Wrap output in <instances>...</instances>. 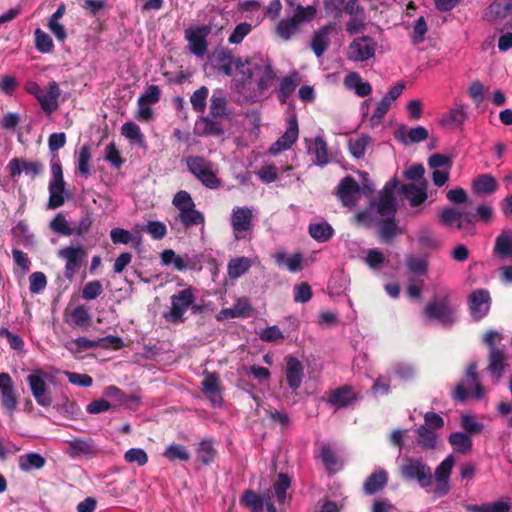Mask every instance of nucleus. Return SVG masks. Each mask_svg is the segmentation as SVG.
<instances>
[{"label": "nucleus", "mask_w": 512, "mask_h": 512, "mask_svg": "<svg viewBox=\"0 0 512 512\" xmlns=\"http://www.w3.org/2000/svg\"><path fill=\"white\" fill-rule=\"evenodd\" d=\"M297 83L294 76L284 77L281 80L278 97L282 103H285L290 95L296 89Z\"/></svg>", "instance_id": "338daca9"}, {"label": "nucleus", "mask_w": 512, "mask_h": 512, "mask_svg": "<svg viewBox=\"0 0 512 512\" xmlns=\"http://www.w3.org/2000/svg\"><path fill=\"white\" fill-rule=\"evenodd\" d=\"M308 152L315 156V163L324 166L329 162L327 143L323 137L317 136L307 146Z\"/></svg>", "instance_id": "c9c22d12"}, {"label": "nucleus", "mask_w": 512, "mask_h": 512, "mask_svg": "<svg viewBox=\"0 0 512 512\" xmlns=\"http://www.w3.org/2000/svg\"><path fill=\"white\" fill-rule=\"evenodd\" d=\"M58 256L65 260L64 276L72 280L82 266L86 257V250L83 246H68L58 251Z\"/></svg>", "instance_id": "ddd939ff"}, {"label": "nucleus", "mask_w": 512, "mask_h": 512, "mask_svg": "<svg viewBox=\"0 0 512 512\" xmlns=\"http://www.w3.org/2000/svg\"><path fill=\"white\" fill-rule=\"evenodd\" d=\"M425 314L443 325H451L457 318L456 308L447 299L429 303L425 309Z\"/></svg>", "instance_id": "2eb2a0df"}, {"label": "nucleus", "mask_w": 512, "mask_h": 512, "mask_svg": "<svg viewBox=\"0 0 512 512\" xmlns=\"http://www.w3.org/2000/svg\"><path fill=\"white\" fill-rule=\"evenodd\" d=\"M48 379L49 375L41 369L34 370L26 378L35 401L42 407H49L53 402L51 393L47 386Z\"/></svg>", "instance_id": "f8f14e48"}, {"label": "nucleus", "mask_w": 512, "mask_h": 512, "mask_svg": "<svg viewBox=\"0 0 512 512\" xmlns=\"http://www.w3.org/2000/svg\"><path fill=\"white\" fill-rule=\"evenodd\" d=\"M332 30V25H326L315 33L311 46L317 57H321L329 47Z\"/></svg>", "instance_id": "e433bc0d"}, {"label": "nucleus", "mask_w": 512, "mask_h": 512, "mask_svg": "<svg viewBox=\"0 0 512 512\" xmlns=\"http://www.w3.org/2000/svg\"><path fill=\"white\" fill-rule=\"evenodd\" d=\"M346 89L353 91L359 97L368 96L372 92L371 85L364 81L358 72H349L343 80Z\"/></svg>", "instance_id": "c756f323"}, {"label": "nucleus", "mask_w": 512, "mask_h": 512, "mask_svg": "<svg viewBox=\"0 0 512 512\" xmlns=\"http://www.w3.org/2000/svg\"><path fill=\"white\" fill-rule=\"evenodd\" d=\"M497 188V180L489 174L480 175L473 181V190L478 194H492Z\"/></svg>", "instance_id": "c03bdc74"}, {"label": "nucleus", "mask_w": 512, "mask_h": 512, "mask_svg": "<svg viewBox=\"0 0 512 512\" xmlns=\"http://www.w3.org/2000/svg\"><path fill=\"white\" fill-rule=\"evenodd\" d=\"M388 482V474L384 469L375 470L365 481L364 491L368 495H372L382 490Z\"/></svg>", "instance_id": "473e14b6"}, {"label": "nucleus", "mask_w": 512, "mask_h": 512, "mask_svg": "<svg viewBox=\"0 0 512 512\" xmlns=\"http://www.w3.org/2000/svg\"><path fill=\"white\" fill-rule=\"evenodd\" d=\"M290 487V478L286 474H279L277 481L274 484V494L277 502L282 504L286 500V492Z\"/></svg>", "instance_id": "e2e57ef3"}, {"label": "nucleus", "mask_w": 512, "mask_h": 512, "mask_svg": "<svg viewBox=\"0 0 512 512\" xmlns=\"http://www.w3.org/2000/svg\"><path fill=\"white\" fill-rule=\"evenodd\" d=\"M406 265L409 271L414 275H425L428 268L427 260L423 257L408 256Z\"/></svg>", "instance_id": "0e129e2a"}, {"label": "nucleus", "mask_w": 512, "mask_h": 512, "mask_svg": "<svg viewBox=\"0 0 512 512\" xmlns=\"http://www.w3.org/2000/svg\"><path fill=\"white\" fill-rule=\"evenodd\" d=\"M400 473L405 480L416 481L423 488H427L431 485V469L420 459L411 457L405 458L400 468Z\"/></svg>", "instance_id": "9d476101"}, {"label": "nucleus", "mask_w": 512, "mask_h": 512, "mask_svg": "<svg viewBox=\"0 0 512 512\" xmlns=\"http://www.w3.org/2000/svg\"><path fill=\"white\" fill-rule=\"evenodd\" d=\"M512 13L511 0H494L484 11V18L494 21Z\"/></svg>", "instance_id": "72a5a7b5"}, {"label": "nucleus", "mask_w": 512, "mask_h": 512, "mask_svg": "<svg viewBox=\"0 0 512 512\" xmlns=\"http://www.w3.org/2000/svg\"><path fill=\"white\" fill-rule=\"evenodd\" d=\"M437 432L427 428V426H421L418 429V444L423 448H434L437 443Z\"/></svg>", "instance_id": "13d9d810"}, {"label": "nucleus", "mask_w": 512, "mask_h": 512, "mask_svg": "<svg viewBox=\"0 0 512 512\" xmlns=\"http://www.w3.org/2000/svg\"><path fill=\"white\" fill-rule=\"evenodd\" d=\"M309 234L318 242H326L333 236L334 230L327 222H321L310 224Z\"/></svg>", "instance_id": "a18cd8bd"}, {"label": "nucleus", "mask_w": 512, "mask_h": 512, "mask_svg": "<svg viewBox=\"0 0 512 512\" xmlns=\"http://www.w3.org/2000/svg\"><path fill=\"white\" fill-rule=\"evenodd\" d=\"M253 209L249 207H235L231 214V226L235 237L241 239V235L253 227Z\"/></svg>", "instance_id": "412c9836"}, {"label": "nucleus", "mask_w": 512, "mask_h": 512, "mask_svg": "<svg viewBox=\"0 0 512 512\" xmlns=\"http://www.w3.org/2000/svg\"><path fill=\"white\" fill-rule=\"evenodd\" d=\"M208 93L209 90L206 86H201L193 92L190 97V102L194 111L199 113H203L205 111Z\"/></svg>", "instance_id": "052dcab7"}, {"label": "nucleus", "mask_w": 512, "mask_h": 512, "mask_svg": "<svg viewBox=\"0 0 512 512\" xmlns=\"http://www.w3.org/2000/svg\"><path fill=\"white\" fill-rule=\"evenodd\" d=\"M35 47L41 53H50L53 51L54 44L52 38L40 28L34 31Z\"/></svg>", "instance_id": "5fc2aeb1"}, {"label": "nucleus", "mask_w": 512, "mask_h": 512, "mask_svg": "<svg viewBox=\"0 0 512 512\" xmlns=\"http://www.w3.org/2000/svg\"><path fill=\"white\" fill-rule=\"evenodd\" d=\"M66 453L73 457H95L101 453V448L91 438H76L67 441Z\"/></svg>", "instance_id": "aec40b11"}, {"label": "nucleus", "mask_w": 512, "mask_h": 512, "mask_svg": "<svg viewBox=\"0 0 512 512\" xmlns=\"http://www.w3.org/2000/svg\"><path fill=\"white\" fill-rule=\"evenodd\" d=\"M273 258L278 266H285L290 272L295 273L303 269V258L300 253L287 255L285 251H277Z\"/></svg>", "instance_id": "f704fd0d"}, {"label": "nucleus", "mask_w": 512, "mask_h": 512, "mask_svg": "<svg viewBox=\"0 0 512 512\" xmlns=\"http://www.w3.org/2000/svg\"><path fill=\"white\" fill-rule=\"evenodd\" d=\"M46 463L45 458L39 453L30 452L19 457V469L23 472H29L33 469H41Z\"/></svg>", "instance_id": "79ce46f5"}, {"label": "nucleus", "mask_w": 512, "mask_h": 512, "mask_svg": "<svg viewBox=\"0 0 512 512\" xmlns=\"http://www.w3.org/2000/svg\"><path fill=\"white\" fill-rule=\"evenodd\" d=\"M255 69H257V65L254 64L252 60H246L245 62H242L241 59H236L233 75L236 77L240 76L237 78V81L244 84L252 77Z\"/></svg>", "instance_id": "de8ad7c7"}, {"label": "nucleus", "mask_w": 512, "mask_h": 512, "mask_svg": "<svg viewBox=\"0 0 512 512\" xmlns=\"http://www.w3.org/2000/svg\"><path fill=\"white\" fill-rule=\"evenodd\" d=\"M91 149L89 145H83L78 153L77 169L79 173L88 177L90 175Z\"/></svg>", "instance_id": "6e6d98bb"}, {"label": "nucleus", "mask_w": 512, "mask_h": 512, "mask_svg": "<svg viewBox=\"0 0 512 512\" xmlns=\"http://www.w3.org/2000/svg\"><path fill=\"white\" fill-rule=\"evenodd\" d=\"M316 8L313 5H298L292 16L281 19L276 26V34L282 40H289L299 31L301 24L309 22L316 16Z\"/></svg>", "instance_id": "20e7f679"}, {"label": "nucleus", "mask_w": 512, "mask_h": 512, "mask_svg": "<svg viewBox=\"0 0 512 512\" xmlns=\"http://www.w3.org/2000/svg\"><path fill=\"white\" fill-rule=\"evenodd\" d=\"M355 399L356 397L353 390L350 387L344 386L331 392L329 403L342 408L352 404Z\"/></svg>", "instance_id": "a19ab883"}, {"label": "nucleus", "mask_w": 512, "mask_h": 512, "mask_svg": "<svg viewBox=\"0 0 512 512\" xmlns=\"http://www.w3.org/2000/svg\"><path fill=\"white\" fill-rule=\"evenodd\" d=\"M188 170L208 188L215 189L220 185L216 166L203 157L193 156L186 161Z\"/></svg>", "instance_id": "1a4fd4ad"}, {"label": "nucleus", "mask_w": 512, "mask_h": 512, "mask_svg": "<svg viewBox=\"0 0 512 512\" xmlns=\"http://www.w3.org/2000/svg\"><path fill=\"white\" fill-rule=\"evenodd\" d=\"M172 204L178 210V219L185 228L201 225V231H204V214L195 208V203L187 191L177 192L173 197Z\"/></svg>", "instance_id": "f03ea898"}, {"label": "nucleus", "mask_w": 512, "mask_h": 512, "mask_svg": "<svg viewBox=\"0 0 512 512\" xmlns=\"http://www.w3.org/2000/svg\"><path fill=\"white\" fill-rule=\"evenodd\" d=\"M121 134L133 143H137L141 146L144 145V135L140 127L134 122H125L121 127Z\"/></svg>", "instance_id": "3c124183"}, {"label": "nucleus", "mask_w": 512, "mask_h": 512, "mask_svg": "<svg viewBox=\"0 0 512 512\" xmlns=\"http://www.w3.org/2000/svg\"><path fill=\"white\" fill-rule=\"evenodd\" d=\"M440 221L448 227H455L465 236L476 234V215L469 211H458L454 208H445L440 214Z\"/></svg>", "instance_id": "6e6552de"}, {"label": "nucleus", "mask_w": 512, "mask_h": 512, "mask_svg": "<svg viewBox=\"0 0 512 512\" xmlns=\"http://www.w3.org/2000/svg\"><path fill=\"white\" fill-rule=\"evenodd\" d=\"M449 442L453 446L454 450L460 453H467L472 448L471 437L463 432H455L450 434Z\"/></svg>", "instance_id": "09e8293b"}, {"label": "nucleus", "mask_w": 512, "mask_h": 512, "mask_svg": "<svg viewBox=\"0 0 512 512\" xmlns=\"http://www.w3.org/2000/svg\"><path fill=\"white\" fill-rule=\"evenodd\" d=\"M210 112L214 117L227 115V101L221 91H214L210 98Z\"/></svg>", "instance_id": "8fccbe9b"}, {"label": "nucleus", "mask_w": 512, "mask_h": 512, "mask_svg": "<svg viewBox=\"0 0 512 512\" xmlns=\"http://www.w3.org/2000/svg\"><path fill=\"white\" fill-rule=\"evenodd\" d=\"M304 372L302 363L293 356L286 358V380L293 390L298 389L303 380Z\"/></svg>", "instance_id": "cd10ccee"}, {"label": "nucleus", "mask_w": 512, "mask_h": 512, "mask_svg": "<svg viewBox=\"0 0 512 512\" xmlns=\"http://www.w3.org/2000/svg\"><path fill=\"white\" fill-rule=\"evenodd\" d=\"M210 28L206 25L190 27L185 30V39L188 41V48L197 57H203L207 51V36Z\"/></svg>", "instance_id": "4468645a"}, {"label": "nucleus", "mask_w": 512, "mask_h": 512, "mask_svg": "<svg viewBox=\"0 0 512 512\" xmlns=\"http://www.w3.org/2000/svg\"><path fill=\"white\" fill-rule=\"evenodd\" d=\"M299 136V128L296 116H291L287 121V128L283 135L274 142L270 148L269 153L277 155L285 150H288L297 141Z\"/></svg>", "instance_id": "f3484780"}, {"label": "nucleus", "mask_w": 512, "mask_h": 512, "mask_svg": "<svg viewBox=\"0 0 512 512\" xmlns=\"http://www.w3.org/2000/svg\"><path fill=\"white\" fill-rule=\"evenodd\" d=\"M455 464L453 455L447 456L435 470V481L437 486L433 489V493L437 497H442L449 492L448 480L451 475L452 468Z\"/></svg>", "instance_id": "6ab92c4d"}, {"label": "nucleus", "mask_w": 512, "mask_h": 512, "mask_svg": "<svg viewBox=\"0 0 512 512\" xmlns=\"http://www.w3.org/2000/svg\"><path fill=\"white\" fill-rule=\"evenodd\" d=\"M202 391L210 400L213 406L222 405L221 385L219 376L216 373L204 374L202 382Z\"/></svg>", "instance_id": "393cba45"}, {"label": "nucleus", "mask_w": 512, "mask_h": 512, "mask_svg": "<svg viewBox=\"0 0 512 512\" xmlns=\"http://www.w3.org/2000/svg\"><path fill=\"white\" fill-rule=\"evenodd\" d=\"M42 169L43 166L40 162L28 161L24 158H13L8 164V170L12 178L21 175L23 172L34 178L41 173Z\"/></svg>", "instance_id": "4be33fe9"}, {"label": "nucleus", "mask_w": 512, "mask_h": 512, "mask_svg": "<svg viewBox=\"0 0 512 512\" xmlns=\"http://www.w3.org/2000/svg\"><path fill=\"white\" fill-rule=\"evenodd\" d=\"M195 298V289L192 287H187L173 294L170 297L171 307L169 311L164 313V318L171 323L184 322V314L189 308L192 309L193 313L200 311V307L194 305Z\"/></svg>", "instance_id": "7ed1b4c3"}, {"label": "nucleus", "mask_w": 512, "mask_h": 512, "mask_svg": "<svg viewBox=\"0 0 512 512\" xmlns=\"http://www.w3.org/2000/svg\"><path fill=\"white\" fill-rule=\"evenodd\" d=\"M60 88L57 82L51 81L48 83L46 90H43L38 96L37 100L41 109L46 114H51L58 109V99L60 97Z\"/></svg>", "instance_id": "5701e85b"}, {"label": "nucleus", "mask_w": 512, "mask_h": 512, "mask_svg": "<svg viewBox=\"0 0 512 512\" xmlns=\"http://www.w3.org/2000/svg\"><path fill=\"white\" fill-rule=\"evenodd\" d=\"M426 182L420 185L407 184L403 188L404 195L409 200L410 205L415 207L422 204L427 199Z\"/></svg>", "instance_id": "58836bf2"}, {"label": "nucleus", "mask_w": 512, "mask_h": 512, "mask_svg": "<svg viewBox=\"0 0 512 512\" xmlns=\"http://www.w3.org/2000/svg\"><path fill=\"white\" fill-rule=\"evenodd\" d=\"M324 7L326 12L334 17H340L343 13L355 15L361 12L357 0H326Z\"/></svg>", "instance_id": "b1692460"}, {"label": "nucleus", "mask_w": 512, "mask_h": 512, "mask_svg": "<svg viewBox=\"0 0 512 512\" xmlns=\"http://www.w3.org/2000/svg\"><path fill=\"white\" fill-rule=\"evenodd\" d=\"M469 309L474 320L484 318L491 307L490 293L485 289L473 291L468 297Z\"/></svg>", "instance_id": "a211bd4d"}, {"label": "nucleus", "mask_w": 512, "mask_h": 512, "mask_svg": "<svg viewBox=\"0 0 512 512\" xmlns=\"http://www.w3.org/2000/svg\"><path fill=\"white\" fill-rule=\"evenodd\" d=\"M213 61L216 68L227 76L234 74L236 59L233 58L231 52L227 49H218L213 54Z\"/></svg>", "instance_id": "7c9ffc66"}, {"label": "nucleus", "mask_w": 512, "mask_h": 512, "mask_svg": "<svg viewBox=\"0 0 512 512\" xmlns=\"http://www.w3.org/2000/svg\"><path fill=\"white\" fill-rule=\"evenodd\" d=\"M371 142V138L367 134H360L349 139V150L355 158L364 156L365 150Z\"/></svg>", "instance_id": "49530a36"}, {"label": "nucleus", "mask_w": 512, "mask_h": 512, "mask_svg": "<svg viewBox=\"0 0 512 512\" xmlns=\"http://www.w3.org/2000/svg\"><path fill=\"white\" fill-rule=\"evenodd\" d=\"M398 182L389 180L379 193L378 201L370 203L369 207L356 214L359 223L367 226H378L379 234L384 242H390L394 237L403 233L395 222L397 203L395 190Z\"/></svg>", "instance_id": "f257e3e1"}, {"label": "nucleus", "mask_w": 512, "mask_h": 512, "mask_svg": "<svg viewBox=\"0 0 512 512\" xmlns=\"http://www.w3.org/2000/svg\"><path fill=\"white\" fill-rule=\"evenodd\" d=\"M320 458L329 472H335L340 468L337 457L326 444H323L320 448Z\"/></svg>", "instance_id": "bf43d9fd"}, {"label": "nucleus", "mask_w": 512, "mask_h": 512, "mask_svg": "<svg viewBox=\"0 0 512 512\" xmlns=\"http://www.w3.org/2000/svg\"><path fill=\"white\" fill-rule=\"evenodd\" d=\"M493 252L502 259L512 258V230H503L497 236Z\"/></svg>", "instance_id": "2f4dec72"}, {"label": "nucleus", "mask_w": 512, "mask_h": 512, "mask_svg": "<svg viewBox=\"0 0 512 512\" xmlns=\"http://www.w3.org/2000/svg\"><path fill=\"white\" fill-rule=\"evenodd\" d=\"M65 317L69 325L76 327H85L91 322L90 314L83 305H79L71 311L66 310Z\"/></svg>", "instance_id": "ea45409f"}, {"label": "nucleus", "mask_w": 512, "mask_h": 512, "mask_svg": "<svg viewBox=\"0 0 512 512\" xmlns=\"http://www.w3.org/2000/svg\"><path fill=\"white\" fill-rule=\"evenodd\" d=\"M362 180V186H360L352 177H345L338 186L337 195L346 207L352 208L356 205L361 193L370 194L374 187L368 179L366 172H359Z\"/></svg>", "instance_id": "39448f33"}, {"label": "nucleus", "mask_w": 512, "mask_h": 512, "mask_svg": "<svg viewBox=\"0 0 512 512\" xmlns=\"http://www.w3.org/2000/svg\"><path fill=\"white\" fill-rule=\"evenodd\" d=\"M161 263L165 266H172L177 271L193 269L196 265V261L190 256L176 254L172 249H166L161 253Z\"/></svg>", "instance_id": "a878e982"}, {"label": "nucleus", "mask_w": 512, "mask_h": 512, "mask_svg": "<svg viewBox=\"0 0 512 512\" xmlns=\"http://www.w3.org/2000/svg\"><path fill=\"white\" fill-rule=\"evenodd\" d=\"M163 456L166 457L170 461L180 460V461H188L190 459V454L187 449L180 444H171L169 445Z\"/></svg>", "instance_id": "680f3d73"}, {"label": "nucleus", "mask_w": 512, "mask_h": 512, "mask_svg": "<svg viewBox=\"0 0 512 512\" xmlns=\"http://www.w3.org/2000/svg\"><path fill=\"white\" fill-rule=\"evenodd\" d=\"M48 191V209L59 208L65 203V181L63 178L61 162L57 155H53L51 159V179L49 181Z\"/></svg>", "instance_id": "0eeeda50"}, {"label": "nucleus", "mask_w": 512, "mask_h": 512, "mask_svg": "<svg viewBox=\"0 0 512 512\" xmlns=\"http://www.w3.org/2000/svg\"><path fill=\"white\" fill-rule=\"evenodd\" d=\"M124 460L127 463H136L138 466H144L148 463V455L141 448H131L125 452Z\"/></svg>", "instance_id": "774afa93"}, {"label": "nucleus", "mask_w": 512, "mask_h": 512, "mask_svg": "<svg viewBox=\"0 0 512 512\" xmlns=\"http://www.w3.org/2000/svg\"><path fill=\"white\" fill-rule=\"evenodd\" d=\"M395 136L400 142L408 145L426 140L428 138V130L423 126L413 128L401 126L396 130Z\"/></svg>", "instance_id": "c85d7f7f"}, {"label": "nucleus", "mask_w": 512, "mask_h": 512, "mask_svg": "<svg viewBox=\"0 0 512 512\" xmlns=\"http://www.w3.org/2000/svg\"><path fill=\"white\" fill-rule=\"evenodd\" d=\"M52 231L64 236L73 235V229L69 226L68 221L62 213H58L50 223Z\"/></svg>", "instance_id": "69168bd1"}, {"label": "nucleus", "mask_w": 512, "mask_h": 512, "mask_svg": "<svg viewBox=\"0 0 512 512\" xmlns=\"http://www.w3.org/2000/svg\"><path fill=\"white\" fill-rule=\"evenodd\" d=\"M511 361L512 358L505 355L500 349L493 348L490 350L487 370L495 384L498 383L502 376L510 370Z\"/></svg>", "instance_id": "dca6fc26"}, {"label": "nucleus", "mask_w": 512, "mask_h": 512, "mask_svg": "<svg viewBox=\"0 0 512 512\" xmlns=\"http://www.w3.org/2000/svg\"><path fill=\"white\" fill-rule=\"evenodd\" d=\"M251 306L245 299H238L231 308L222 309L216 316L218 321L230 318L245 317L249 315Z\"/></svg>", "instance_id": "4c0bfd02"}, {"label": "nucleus", "mask_w": 512, "mask_h": 512, "mask_svg": "<svg viewBox=\"0 0 512 512\" xmlns=\"http://www.w3.org/2000/svg\"><path fill=\"white\" fill-rule=\"evenodd\" d=\"M467 109L468 106L463 102H455L454 106L442 115L441 125L448 127L461 126L467 118Z\"/></svg>", "instance_id": "bb28decb"}, {"label": "nucleus", "mask_w": 512, "mask_h": 512, "mask_svg": "<svg viewBox=\"0 0 512 512\" xmlns=\"http://www.w3.org/2000/svg\"><path fill=\"white\" fill-rule=\"evenodd\" d=\"M476 369V363H471L467 367L464 380L456 386L454 395L460 401H464L468 396L476 399H481L484 396L485 390L478 379Z\"/></svg>", "instance_id": "9b49d317"}, {"label": "nucleus", "mask_w": 512, "mask_h": 512, "mask_svg": "<svg viewBox=\"0 0 512 512\" xmlns=\"http://www.w3.org/2000/svg\"><path fill=\"white\" fill-rule=\"evenodd\" d=\"M252 266V260L248 257H237L231 259L227 266V273L230 279H237L244 275Z\"/></svg>", "instance_id": "37998d69"}, {"label": "nucleus", "mask_w": 512, "mask_h": 512, "mask_svg": "<svg viewBox=\"0 0 512 512\" xmlns=\"http://www.w3.org/2000/svg\"><path fill=\"white\" fill-rule=\"evenodd\" d=\"M378 50L377 41L369 35L355 36L346 49L347 60L354 63L368 62L375 58Z\"/></svg>", "instance_id": "423d86ee"}, {"label": "nucleus", "mask_w": 512, "mask_h": 512, "mask_svg": "<svg viewBox=\"0 0 512 512\" xmlns=\"http://www.w3.org/2000/svg\"><path fill=\"white\" fill-rule=\"evenodd\" d=\"M265 501L266 500H264L260 495L251 490H247L241 499V502L244 503L251 512H262L265 506Z\"/></svg>", "instance_id": "4d7b16f0"}, {"label": "nucleus", "mask_w": 512, "mask_h": 512, "mask_svg": "<svg viewBox=\"0 0 512 512\" xmlns=\"http://www.w3.org/2000/svg\"><path fill=\"white\" fill-rule=\"evenodd\" d=\"M350 17V20L346 24V31L349 33V35H362L366 28L363 8H361L360 13L350 15Z\"/></svg>", "instance_id": "864d4df0"}, {"label": "nucleus", "mask_w": 512, "mask_h": 512, "mask_svg": "<svg viewBox=\"0 0 512 512\" xmlns=\"http://www.w3.org/2000/svg\"><path fill=\"white\" fill-rule=\"evenodd\" d=\"M195 130L200 135H220L223 133L221 126L209 117H202L196 123Z\"/></svg>", "instance_id": "603ef678"}]
</instances>
